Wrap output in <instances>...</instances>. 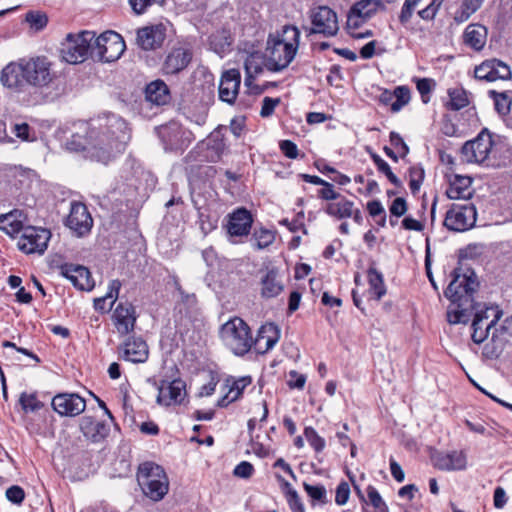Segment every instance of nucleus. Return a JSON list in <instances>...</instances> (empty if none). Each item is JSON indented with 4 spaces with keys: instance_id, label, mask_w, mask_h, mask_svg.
Returning a JSON list of instances; mask_svg holds the SVG:
<instances>
[{
    "instance_id": "f257e3e1",
    "label": "nucleus",
    "mask_w": 512,
    "mask_h": 512,
    "mask_svg": "<svg viewBox=\"0 0 512 512\" xmlns=\"http://www.w3.org/2000/svg\"><path fill=\"white\" fill-rule=\"evenodd\" d=\"M130 138L126 121L111 114L106 118L105 125H100L97 130H90L87 156L107 164L125 151Z\"/></svg>"
},
{
    "instance_id": "f03ea898",
    "label": "nucleus",
    "mask_w": 512,
    "mask_h": 512,
    "mask_svg": "<svg viewBox=\"0 0 512 512\" xmlns=\"http://www.w3.org/2000/svg\"><path fill=\"white\" fill-rule=\"evenodd\" d=\"M57 78L53 63L45 56L21 59L3 68L1 83L10 89L23 91L26 86L48 87Z\"/></svg>"
},
{
    "instance_id": "7ed1b4c3",
    "label": "nucleus",
    "mask_w": 512,
    "mask_h": 512,
    "mask_svg": "<svg viewBox=\"0 0 512 512\" xmlns=\"http://www.w3.org/2000/svg\"><path fill=\"white\" fill-rule=\"evenodd\" d=\"M478 287L476 275L468 270L461 273V268H455L453 279L444 291L445 297L451 301L454 308L449 307L447 320L450 324H466L475 309L473 294Z\"/></svg>"
},
{
    "instance_id": "20e7f679",
    "label": "nucleus",
    "mask_w": 512,
    "mask_h": 512,
    "mask_svg": "<svg viewBox=\"0 0 512 512\" xmlns=\"http://www.w3.org/2000/svg\"><path fill=\"white\" fill-rule=\"evenodd\" d=\"M300 35L294 25H284L268 35L264 59L269 71L280 72L290 65L298 51Z\"/></svg>"
},
{
    "instance_id": "39448f33",
    "label": "nucleus",
    "mask_w": 512,
    "mask_h": 512,
    "mask_svg": "<svg viewBox=\"0 0 512 512\" xmlns=\"http://www.w3.org/2000/svg\"><path fill=\"white\" fill-rule=\"evenodd\" d=\"M137 481L143 494L157 502L169 491V481L164 469L153 463H142L138 468Z\"/></svg>"
},
{
    "instance_id": "423d86ee",
    "label": "nucleus",
    "mask_w": 512,
    "mask_h": 512,
    "mask_svg": "<svg viewBox=\"0 0 512 512\" xmlns=\"http://www.w3.org/2000/svg\"><path fill=\"white\" fill-rule=\"evenodd\" d=\"M224 344L238 356H243L252 347L253 338L249 326L238 317L224 323L220 330Z\"/></svg>"
},
{
    "instance_id": "0eeeda50",
    "label": "nucleus",
    "mask_w": 512,
    "mask_h": 512,
    "mask_svg": "<svg viewBox=\"0 0 512 512\" xmlns=\"http://www.w3.org/2000/svg\"><path fill=\"white\" fill-rule=\"evenodd\" d=\"M95 32L81 31L77 34H68L62 43L61 54L63 59L71 64L82 63L88 56L92 58L93 40Z\"/></svg>"
},
{
    "instance_id": "6e6552de",
    "label": "nucleus",
    "mask_w": 512,
    "mask_h": 512,
    "mask_svg": "<svg viewBox=\"0 0 512 512\" xmlns=\"http://www.w3.org/2000/svg\"><path fill=\"white\" fill-rule=\"evenodd\" d=\"M124 51L125 42L119 33L109 30L98 37L94 36L92 59L113 62L119 59Z\"/></svg>"
},
{
    "instance_id": "1a4fd4ad",
    "label": "nucleus",
    "mask_w": 512,
    "mask_h": 512,
    "mask_svg": "<svg viewBox=\"0 0 512 512\" xmlns=\"http://www.w3.org/2000/svg\"><path fill=\"white\" fill-rule=\"evenodd\" d=\"M312 26L305 28L308 35L321 34L324 37H333L339 31L336 13L328 6H318L309 12Z\"/></svg>"
},
{
    "instance_id": "9d476101",
    "label": "nucleus",
    "mask_w": 512,
    "mask_h": 512,
    "mask_svg": "<svg viewBox=\"0 0 512 512\" xmlns=\"http://www.w3.org/2000/svg\"><path fill=\"white\" fill-rule=\"evenodd\" d=\"M477 211L472 203L452 204L447 210L444 225L455 232H464L474 227Z\"/></svg>"
},
{
    "instance_id": "9b49d317",
    "label": "nucleus",
    "mask_w": 512,
    "mask_h": 512,
    "mask_svg": "<svg viewBox=\"0 0 512 512\" xmlns=\"http://www.w3.org/2000/svg\"><path fill=\"white\" fill-rule=\"evenodd\" d=\"M492 147V135L487 129H483L475 139L463 145L462 160L467 163H483L488 158Z\"/></svg>"
},
{
    "instance_id": "f8f14e48",
    "label": "nucleus",
    "mask_w": 512,
    "mask_h": 512,
    "mask_svg": "<svg viewBox=\"0 0 512 512\" xmlns=\"http://www.w3.org/2000/svg\"><path fill=\"white\" fill-rule=\"evenodd\" d=\"M51 233L44 228L25 227L18 241L19 249L26 253H43L48 245Z\"/></svg>"
},
{
    "instance_id": "ddd939ff",
    "label": "nucleus",
    "mask_w": 512,
    "mask_h": 512,
    "mask_svg": "<svg viewBox=\"0 0 512 512\" xmlns=\"http://www.w3.org/2000/svg\"><path fill=\"white\" fill-rule=\"evenodd\" d=\"M65 224L77 236H83L90 232L93 219L83 203L73 202Z\"/></svg>"
},
{
    "instance_id": "4468645a",
    "label": "nucleus",
    "mask_w": 512,
    "mask_h": 512,
    "mask_svg": "<svg viewBox=\"0 0 512 512\" xmlns=\"http://www.w3.org/2000/svg\"><path fill=\"white\" fill-rule=\"evenodd\" d=\"M52 407L61 416L75 417L85 410L86 401L76 393H61L53 397Z\"/></svg>"
},
{
    "instance_id": "2eb2a0df",
    "label": "nucleus",
    "mask_w": 512,
    "mask_h": 512,
    "mask_svg": "<svg viewBox=\"0 0 512 512\" xmlns=\"http://www.w3.org/2000/svg\"><path fill=\"white\" fill-rule=\"evenodd\" d=\"M384 9L385 5L381 0H360L350 8L347 20L348 24L353 27H358L374 16L379 10Z\"/></svg>"
},
{
    "instance_id": "dca6fc26",
    "label": "nucleus",
    "mask_w": 512,
    "mask_h": 512,
    "mask_svg": "<svg viewBox=\"0 0 512 512\" xmlns=\"http://www.w3.org/2000/svg\"><path fill=\"white\" fill-rule=\"evenodd\" d=\"M166 38V26L162 23L145 26L137 30L136 42L143 50H155Z\"/></svg>"
},
{
    "instance_id": "f3484780",
    "label": "nucleus",
    "mask_w": 512,
    "mask_h": 512,
    "mask_svg": "<svg viewBox=\"0 0 512 512\" xmlns=\"http://www.w3.org/2000/svg\"><path fill=\"white\" fill-rule=\"evenodd\" d=\"M60 274L67 278L79 290L90 291L94 287L91 273L85 266L65 263L59 267Z\"/></svg>"
},
{
    "instance_id": "a211bd4d",
    "label": "nucleus",
    "mask_w": 512,
    "mask_h": 512,
    "mask_svg": "<svg viewBox=\"0 0 512 512\" xmlns=\"http://www.w3.org/2000/svg\"><path fill=\"white\" fill-rule=\"evenodd\" d=\"M136 319L135 307L129 302H120L112 314L113 324L120 335H127L133 331Z\"/></svg>"
},
{
    "instance_id": "6ab92c4d",
    "label": "nucleus",
    "mask_w": 512,
    "mask_h": 512,
    "mask_svg": "<svg viewBox=\"0 0 512 512\" xmlns=\"http://www.w3.org/2000/svg\"><path fill=\"white\" fill-rule=\"evenodd\" d=\"M79 428L84 437L93 443L102 442L108 437L111 430L110 423L93 416H83L80 419Z\"/></svg>"
},
{
    "instance_id": "aec40b11",
    "label": "nucleus",
    "mask_w": 512,
    "mask_h": 512,
    "mask_svg": "<svg viewBox=\"0 0 512 512\" xmlns=\"http://www.w3.org/2000/svg\"><path fill=\"white\" fill-rule=\"evenodd\" d=\"M241 84V74L237 69H229L222 73L218 93L219 99L228 104H233L238 96Z\"/></svg>"
},
{
    "instance_id": "412c9836",
    "label": "nucleus",
    "mask_w": 512,
    "mask_h": 512,
    "mask_svg": "<svg viewBox=\"0 0 512 512\" xmlns=\"http://www.w3.org/2000/svg\"><path fill=\"white\" fill-rule=\"evenodd\" d=\"M431 460L434 467L442 471L464 470L467 466V457L463 451L437 452Z\"/></svg>"
},
{
    "instance_id": "4be33fe9",
    "label": "nucleus",
    "mask_w": 512,
    "mask_h": 512,
    "mask_svg": "<svg viewBox=\"0 0 512 512\" xmlns=\"http://www.w3.org/2000/svg\"><path fill=\"white\" fill-rule=\"evenodd\" d=\"M192 60V53L190 50L178 47L172 49L166 56L162 71L166 75L178 74L184 70Z\"/></svg>"
},
{
    "instance_id": "5701e85b",
    "label": "nucleus",
    "mask_w": 512,
    "mask_h": 512,
    "mask_svg": "<svg viewBox=\"0 0 512 512\" xmlns=\"http://www.w3.org/2000/svg\"><path fill=\"white\" fill-rule=\"evenodd\" d=\"M260 286V295L264 299L277 297L284 290L283 281L276 268H270L262 271Z\"/></svg>"
},
{
    "instance_id": "b1692460",
    "label": "nucleus",
    "mask_w": 512,
    "mask_h": 512,
    "mask_svg": "<svg viewBox=\"0 0 512 512\" xmlns=\"http://www.w3.org/2000/svg\"><path fill=\"white\" fill-rule=\"evenodd\" d=\"M252 215L245 208H239L229 215L227 230L230 236H247L252 226Z\"/></svg>"
},
{
    "instance_id": "393cba45",
    "label": "nucleus",
    "mask_w": 512,
    "mask_h": 512,
    "mask_svg": "<svg viewBox=\"0 0 512 512\" xmlns=\"http://www.w3.org/2000/svg\"><path fill=\"white\" fill-rule=\"evenodd\" d=\"M122 358L133 363L145 362L148 358V346L142 338H128L122 349Z\"/></svg>"
},
{
    "instance_id": "a878e982",
    "label": "nucleus",
    "mask_w": 512,
    "mask_h": 512,
    "mask_svg": "<svg viewBox=\"0 0 512 512\" xmlns=\"http://www.w3.org/2000/svg\"><path fill=\"white\" fill-rule=\"evenodd\" d=\"M185 388L186 386H158L156 401L165 407L180 405L187 396Z\"/></svg>"
},
{
    "instance_id": "bb28decb",
    "label": "nucleus",
    "mask_w": 512,
    "mask_h": 512,
    "mask_svg": "<svg viewBox=\"0 0 512 512\" xmlns=\"http://www.w3.org/2000/svg\"><path fill=\"white\" fill-rule=\"evenodd\" d=\"M279 340V330L273 324L262 326L258 335L253 341L255 343L258 352L265 353L272 349Z\"/></svg>"
},
{
    "instance_id": "cd10ccee",
    "label": "nucleus",
    "mask_w": 512,
    "mask_h": 512,
    "mask_svg": "<svg viewBox=\"0 0 512 512\" xmlns=\"http://www.w3.org/2000/svg\"><path fill=\"white\" fill-rule=\"evenodd\" d=\"M472 179L468 176L455 175L450 180L449 187L446 190V195L449 199H464L468 200L472 196L470 186Z\"/></svg>"
},
{
    "instance_id": "c85d7f7f",
    "label": "nucleus",
    "mask_w": 512,
    "mask_h": 512,
    "mask_svg": "<svg viewBox=\"0 0 512 512\" xmlns=\"http://www.w3.org/2000/svg\"><path fill=\"white\" fill-rule=\"evenodd\" d=\"M487 29L481 24H470L466 27L463 40L464 43L474 49L480 51L486 44Z\"/></svg>"
},
{
    "instance_id": "c756f323",
    "label": "nucleus",
    "mask_w": 512,
    "mask_h": 512,
    "mask_svg": "<svg viewBox=\"0 0 512 512\" xmlns=\"http://www.w3.org/2000/svg\"><path fill=\"white\" fill-rule=\"evenodd\" d=\"M146 99L156 105H164L170 99L168 86L162 80H155L145 89Z\"/></svg>"
},
{
    "instance_id": "7c9ffc66",
    "label": "nucleus",
    "mask_w": 512,
    "mask_h": 512,
    "mask_svg": "<svg viewBox=\"0 0 512 512\" xmlns=\"http://www.w3.org/2000/svg\"><path fill=\"white\" fill-rule=\"evenodd\" d=\"M353 206H355L353 201L341 196L338 200L329 202L324 211L327 215L336 219H345L352 215Z\"/></svg>"
},
{
    "instance_id": "2f4dec72",
    "label": "nucleus",
    "mask_w": 512,
    "mask_h": 512,
    "mask_svg": "<svg viewBox=\"0 0 512 512\" xmlns=\"http://www.w3.org/2000/svg\"><path fill=\"white\" fill-rule=\"evenodd\" d=\"M21 216L22 213L17 210L0 215V230L10 236L23 232L25 227L23 226Z\"/></svg>"
},
{
    "instance_id": "473e14b6",
    "label": "nucleus",
    "mask_w": 512,
    "mask_h": 512,
    "mask_svg": "<svg viewBox=\"0 0 512 512\" xmlns=\"http://www.w3.org/2000/svg\"><path fill=\"white\" fill-rule=\"evenodd\" d=\"M369 293L373 295L376 300H380L386 294V286L384 283L383 274L371 265L367 271Z\"/></svg>"
},
{
    "instance_id": "72a5a7b5",
    "label": "nucleus",
    "mask_w": 512,
    "mask_h": 512,
    "mask_svg": "<svg viewBox=\"0 0 512 512\" xmlns=\"http://www.w3.org/2000/svg\"><path fill=\"white\" fill-rule=\"evenodd\" d=\"M209 376L208 384H250L252 382L251 376H243L240 378H236L234 376L228 375L219 369H209L207 372Z\"/></svg>"
},
{
    "instance_id": "f704fd0d",
    "label": "nucleus",
    "mask_w": 512,
    "mask_h": 512,
    "mask_svg": "<svg viewBox=\"0 0 512 512\" xmlns=\"http://www.w3.org/2000/svg\"><path fill=\"white\" fill-rule=\"evenodd\" d=\"M484 0H462L460 7L454 13L456 23L466 22L482 6Z\"/></svg>"
},
{
    "instance_id": "c9c22d12",
    "label": "nucleus",
    "mask_w": 512,
    "mask_h": 512,
    "mask_svg": "<svg viewBox=\"0 0 512 512\" xmlns=\"http://www.w3.org/2000/svg\"><path fill=\"white\" fill-rule=\"evenodd\" d=\"M449 101L446 107L452 111H458L467 107L470 103L466 90L461 87L450 88L448 90Z\"/></svg>"
},
{
    "instance_id": "e433bc0d",
    "label": "nucleus",
    "mask_w": 512,
    "mask_h": 512,
    "mask_svg": "<svg viewBox=\"0 0 512 512\" xmlns=\"http://www.w3.org/2000/svg\"><path fill=\"white\" fill-rule=\"evenodd\" d=\"M18 403L21 406V409L26 414L27 413H36L44 407L43 402L38 399V396L36 393H28V392L21 393Z\"/></svg>"
},
{
    "instance_id": "4c0bfd02",
    "label": "nucleus",
    "mask_w": 512,
    "mask_h": 512,
    "mask_svg": "<svg viewBox=\"0 0 512 512\" xmlns=\"http://www.w3.org/2000/svg\"><path fill=\"white\" fill-rule=\"evenodd\" d=\"M495 68V58L488 59L482 62L480 65L475 67L474 75L475 78L481 81L486 82H494L496 81V77L494 74Z\"/></svg>"
},
{
    "instance_id": "58836bf2",
    "label": "nucleus",
    "mask_w": 512,
    "mask_h": 512,
    "mask_svg": "<svg viewBox=\"0 0 512 512\" xmlns=\"http://www.w3.org/2000/svg\"><path fill=\"white\" fill-rule=\"evenodd\" d=\"M482 314L474 316V319L472 321V340L480 344L482 343L487 337L491 330V324H482Z\"/></svg>"
},
{
    "instance_id": "ea45409f",
    "label": "nucleus",
    "mask_w": 512,
    "mask_h": 512,
    "mask_svg": "<svg viewBox=\"0 0 512 512\" xmlns=\"http://www.w3.org/2000/svg\"><path fill=\"white\" fill-rule=\"evenodd\" d=\"M489 95L494 100L495 109L500 115L505 116L510 112L512 101L506 92L491 90Z\"/></svg>"
},
{
    "instance_id": "a19ab883",
    "label": "nucleus",
    "mask_w": 512,
    "mask_h": 512,
    "mask_svg": "<svg viewBox=\"0 0 512 512\" xmlns=\"http://www.w3.org/2000/svg\"><path fill=\"white\" fill-rule=\"evenodd\" d=\"M410 101V90L406 86H398L394 90V101L391 104V111L398 112Z\"/></svg>"
},
{
    "instance_id": "79ce46f5",
    "label": "nucleus",
    "mask_w": 512,
    "mask_h": 512,
    "mask_svg": "<svg viewBox=\"0 0 512 512\" xmlns=\"http://www.w3.org/2000/svg\"><path fill=\"white\" fill-rule=\"evenodd\" d=\"M506 340L493 333L491 341L484 347V354L489 358H497L504 350Z\"/></svg>"
},
{
    "instance_id": "37998d69",
    "label": "nucleus",
    "mask_w": 512,
    "mask_h": 512,
    "mask_svg": "<svg viewBox=\"0 0 512 512\" xmlns=\"http://www.w3.org/2000/svg\"><path fill=\"white\" fill-rule=\"evenodd\" d=\"M26 22L30 25V28L35 31H40L46 27L48 18L45 13L40 11H29L25 16Z\"/></svg>"
},
{
    "instance_id": "c03bdc74",
    "label": "nucleus",
    "mask_w": 512,
    "mask_h": 512,
    "mask_svg": "<svg viewBox=\"0 0 512 512\" xmlns=\"http://www.w3.org/2000/svg\"><path fill=\"white\" fill-rule=\"evenodd\" d=\"M253 239L255 247L260 250L270 246L275 240V235L268 229H260L254 231Z\"/></svg>"
},
{
    "instance_id": "a18cd8bd",
    "label": "nucleus",
    "mask_w": 512,
    "mask_h": 512,
    "mask_svg": "<svg viewBox=\"0 0 512 512\" xmlns=\"http://www.w3.org/2000/svg\"><path fill=\"white\" fill-rule=\"evenodd\" d=\"M473 311H475L474 316L482 314V324H485L484 321L488 320L492 316V320L488 323L491 324V327H494L503 314L502 310H500L498 306L486 307L485 310H477V307L475 306Z\"/></svg>"
},
{
    "instance_id": "49530a36",
    "label": "nucleus",
    "mask_w": 512,
    "mask_h": 512,
    "mask_svg": "<svg viewBox=\"0 0 512 512\" xmlns=\"http://www.w3.org/2000/svg\"><path fill=\"white\" fill-rule=\"evenodd\" d=\"M304 435L310 446L316 451L321 452L325 448V440L322 438L314 428L306 427Z\"/></svg>"
},
{
    "instance_id": "de8ad7c7",
    "label": "nucleus",
    "mask_w": 512,
    "mask_h": 512,
    "mask_svg": "<svg viewBox=\"0 0 512 512\" xmlns=\"http://www.w3.org/2000/svg\"><path fill=\"white\" fill-rule=\"evenodd\" d=\"M244 388L245 386H229L228 392L218 400L217 406L226 407L228 404L238 400L242 396Z\"/></svg>"
},
{
    "instance_id": "09e8293b",
    "label": "nucleus",
    "mask_w": 512,
    "mask_h": 512,
    "mask_svg": "<svg viewBox=\"0 0 512 512\" xmlns=\"http://www.w3.org/2000/svg\"><path fill=\"white\" fill-rule=\"evenodd\" d=\"M367 496L371 503V505L377 509L379 512H388V507L383 501L381 495L377 491V489L373 486H368L367 488Z\"/></svg>"
},
{
    "instance_id": "8fccbe9b",
    "label": "nucleus",
    "mask_w": 512,
    "mask_h": 512,
    "mask_svg": "<svg viewBox=\"0 0 512 512\" xmlns=\"http://www.w3.org/2000/svg\"><path fill=\"white\" fill-rule=\"evenodd\" d=\"M303 488L308 496L313 500H317L322 503L326 502V489L323 485H311L304 482Z\"/></svg>"
},
{
    "instance_id": "3c124183",
    "label": "nucleus",
    "mask_w": 512,
    "mask_h": 512,
    "mask_svg": "<svg viewBox=\"0 0 512 512\" xmlns=\"http://www.w3.org/2000/svg\"><path fill=\"white\" fill-rule=\"evenodd\" d=\"M409 187L413 194H416L424 179V171L421 168L412 167L409 170Z\"/></svg>"
},
{
    "instance_id": "603ef678",
    "label": "nucleus",
    "mask_w": 512,
    "mask_h": 512,
    "mask_svg": "<svg viewBox=\"0 0 512 512\" xmlns=\"http://www.w3.org/2000/svg\"><path fill=\"white\" fill-rule=\"evenodd\" d=\"M420 1L421 0H405L399 15V20L402 24H407L410 21L415 7Z\"/></svg>"
},
{
    "instance_id": "864d4df0",
    "label": "nucleus",
    "mask_w": 512,
    "mask_h": 512,
    "mask_svg": "<svg viewBox=\"0 0 512 512\" xmlns=\"http://www.w3.org/2000/svg\"><path fill=\"white\" fill-rule=\"evenodd\" d=\"M434 86H435V81L433 79L422 78V79L417 80L416 87H417V90L420 93L424 103L428 102V98L426 99L425 97L431 93Z\"/></svg>"
},
{
    "instance_id": "5fc2aeb1",
    "label": "nucleus",
    "mask_w": 512,
    "mask_h": 512,
    "mask_svg": "<svg viewBox=\"0 0 512 512\" xmlns=\"http://www.w3.org/2000/svg\"><path fill=\"white\" fill-rule=\"evenodd\" d=\"M407 202L403 197L394 199L389 207L392 216L399 218L407 212Z\"/></svg>"
},
{
    "instance_id": "6e6d98bb",
    "label": "nucleus",
    "mask_w": 512,
    "mask_h": 512,
    "mask_svg": "<svg viewBox=\"0 0 512 512\" xmlns=\"http://www.w3.org/2000/svg\"><path fill=\"white\" fill-rule=\"evenodd\" d=\"M350 496V487L347 482H341L336 488L335 502L337 505H345Z\"/></svg>"
},
{
    "instance_id": "4d7b16f0",
    "label": "nucleus",
    "mask_w": 512,
    "mask_h": 512,
    "mask_svg": "<svg viewBox=\"0 0 512 512\" xmlns=\"http://www.w3.org/2000/svg\"><path fill=\"white\" fill-rule=\"evenodd\" d=\"M495 68L496 80H509L512 78L511 69L505 62L495 58Z\"/></svg>"
},
{
    "instance_id": "13d9d810",
    "label": "nucleus",
    "mask_w": 512,
    "mask_h": 512,
    "mask_svg": "<svg viewBox=\"0 0 512 512\" xmlns=\"http://www.w3.org/2000/svg\"><path fill=\"white\" fill-rule=\"evenodd\" d=\"M6 497L10 502L20 505L25 498V492L20 486L14 485L6 490Z\"/></svg>"
},
{
    "instance_id": "bf43d9fd",
    "label": "nucleus",
    "mask_w": 512,
    "mask_h": 512,
    "mask_svg": "<svg viewBox=\"0 0 512 512\" xmlns=\"http://www.w3.org/2000/svg\"><path fill=\"white\" fill-rule=\"evenodd\" d=\"M280 150L289 159H296L299 154L297 145L290 140H282L279 143Z\"/></svg>"
},
{
    "instance_id": "052dcab7",
    "label": "nucleus",
    "mask_w": 512,
    "mask_h": 512,
    "mask_svg": "<svg viewBox=\"0 0 512 512\" xmlns=\"http://www.w3.org/2000/svg\"><path fill=\"white\" fill-rule=\"evenodd\" d=\"M378 171L383 173L388 180L395 186L401 185L400 179L392 172L389 164L385 160H381L377 165Z\"/></svg>"
},
{
    "instance_id": "680f3d73",
    "label": "nucleus",
    "mask_w": 512,
    "mask_h": 512,
    "mask_svg": "<svg viewBox=\"0 0 512 512\" xmlns=\"http://www.w3.org/2000/svg\"><path fill=\"white\" fill-rule=\"evenodd\" d=\"M88 140H83L79 135H73L71 140L67 142V148L71 151L79 152L85 151L87 153Z\"/></svg>"
},
{
    "instance_id": "e2e57ef3",
    "label": "nucleus",
    "mask_w": 512,
    "mask_h": 512,
    "mask_svg": "<svg viewBox=\"0 0 512 512\" xmlns=\"http://www.w3.org/2000/svg\"><path fill=\"white\" fill-rule=\"evenodd\" d=\"M322 186L323 188L320 189L318 192L320 198L327 201H336L341 197V195L334 190V187L331 183L325 181V183Z\"/></svg>"
},
{
    "instance_id": "0e129e2a",
    "label": "nucleus",
    "mask_w": 512,
    "mask_h": 512,
    "mask_svg": "<svg viewBox=\"0 0 512 512\" xmlns=\"http://www.w3.org/2000/svg\"><path fill=\"white\" fill-rule=\"evenodd\" d=\"M280 103L279 98H270L265 97L263 99L262 108H261V116L268 117L273 114L275 107Z\"/></svg>"
},
{
    "instance_id": "69168bd1",
    "label": "nucleus",
    "mask_w": 512,
    "mask_h": 512,
    "mask_svg": "<svg viewBox=\"0 0 512 512\" xmlns=\"http://www.w3.org/2000/svg\"><path fill=\"white\" fill-rule=\"evenodd\" d=\"M253 472V465L247 461H242L234 469V475L244 479L251 477Z\"/></svg>"
},
{
    "instance_id": "338daca9",
    "label": "nucleus",
    "mask_w": 512,
    "mask_h": 512,
    "mask_svg": "<svg viewBox=\"0 0 512 512\" xmlns=\"http://www.w3.org/2000/svg\"><path fill=\"white\" fill-rule=\"evenodd\" d=\"M390 142L395 148L400 149L401 157H404L408 154L409 148L404 142L403 138L397 132L392 131L390 133Z\"/></svg>"
},
{
    "instance_id": "774afa93",
    "label": "nucleus",
    "mask_w": 512,
    "mask_h": 512,
    "mask_svg": "<svg viewBox=\"0 0 512 512\" xmlns=\"http://www.w3.org/2000/svg\"><path fill=\"white\" fill-rule=\"evenodd\" d=\"M120 289H121V282L118 279H114L109 283L108 292L105 295L107 299H113L109 309L112 308L115 301L117 300Z\"/></svg>"
}]
</instances>
